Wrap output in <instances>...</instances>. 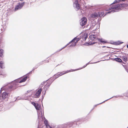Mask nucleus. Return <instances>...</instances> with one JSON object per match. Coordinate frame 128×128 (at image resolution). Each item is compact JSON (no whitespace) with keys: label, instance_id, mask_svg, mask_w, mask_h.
<instances>
[{"label":"nucleus","instance_id":"f257e3e1","mask_svg":"<svg viewBox=\"0 0 128 128\" xmlns=\"http://www.w3.org/2000/svg\"><path fill=\"white\" fill-rule=\"evenodd\" d=\"M32 104L35 107L36 109L37 110L38 114V118L41 117L42 120L44 118V114H42V110L40 105H39L38 104L35 103L34 102H32Z\"/></svg>","mask_w":128,"mask_h":128},{"label":"nucleus","instance_id":"f03ea898","mask_svg":"<svg viewBox=\"0 0 128 128\" xmlns=\"http://www.w3.org/2000/svg\"><path fill=\"white\" fill-rule=\"evenodd\" d=\"M27 79V76H26L24 78L22 79V78L19 79L14 80V81L11 83L12 85L10 86V88H13V89H15L16 87H15L16 85L18 84V83H21L25 82Z\"/></svg>","mask_w":128,"mask_h":128},{"label":"nucleus","instance_id":"7ed1b4c3","mask_svg":"<svg viewBox=\"0 0 128 128\" xmlns=\"http://www.w3.org/2000/svg\"><path fill=\"white\" fill-rule=\"evenodd\" d=\"M84 1L83 0H79L78 1V0H75L74 2L73 6L77 9V10L80 8V5H81V3L84 6Z\"/></svg>","mask_w":128,"mask_h":128},{"label":"nucleus","instance_id":"20e7f679","mask_svg":"<svg viewBox=\"0 0 128 128\" xmlns=\"http://www.w3.org/2000/svg\"><path fill=\"white\" fill-rule=\"evenodd\" d=\"M89 64V63H87L85 66H84L81 68H80V69L79 68V69H78L75 70H67V71H66L65 72H60V73H58V74H55L54 75V76L55 77H56V78H57L58 77H59L60 76H61L62 75H63L64 74H66V73H68L69 72H71L74 71H75L76 70H78L81 69H82V68H84L85 67H86L87 65L88 64Z\"/></svg>","mask_w":128,"mask_h":128},{"label":"nucleus","instance_id":"39448f33","mask_svg":"<svg viewBox=\"0 0 128 128\" xmlns=\"http://www.w3.org/2000/svg\"><path fill=\"white\" fill-rule=\"evenodd\" d=\"M126 4H114V5L110 6V7L108 8L109 10H115L118 8H120V7H125L126 6Z\"/></svg>","mask_w":128,"mask_h":128},{"label":"nucleus","instance_id":"423d86ee","mask_svg":"<svg viewBox=\"0 0 128 128\" xmlns=\"http://www.w3.org/2000/svg\"><path fill=\"white\" fill-rule=\"evenodd\" d=\"M25 3V2H18L17 4L15 6L14 9V12L21 9L24 5Z\"/></svg>","mask_w":128,"mask_h":128},{"label":"nucleus","instance_id":"0eeeda50","mask_svg":"<svg viewBox=\"0 0 128 128\" xmlns=\"http://www.w3.org/2000/svg\"><path fill=\"white\" fill-rule=\"evenodd\" d=\"M104 14V11H102V12H99V14L98 15V20L97 22V23L98 24V25H99L98 28H100V21L102 20V18H103V16Z\"/></svg>","mask_w":128,"mask_h":128},{"label":"nucleus","instance_id":"6e6552de","mask_svg":"<svg viewBox=\"0 0 128 128\" xmlns=\"http://www.w3.org/2000/svg\"><path fill=\"white\" fill-rule=\"evenodd\" d=\"M78 41V40H71V41L68 44L64 47L63 48L61 49L58 51L59 52L61 50H62V49L66 47L67 45L69 44H70V47H73L75 46L76 45V42H77Z\"/></svg>","mask_w":128,"mask_h":128},{"label":"nucleus","instance_id":"1a4fd4ad","mask_svg":"<svg viewBox=\"0 0 128 128\" xmlns=\"http://www.w3.org/2000/svg\"><path fill=\"white\" fill-rule=\"evenodd\" d=\"M121 10V8H118L115 10H112L110 11H108V12H106L105 14L103 16V18L105 16H106L107 14H111L114 12H119Z\"/></svg>","mask_w":128,"mask_h":128},{"label":"nucleus","instance_id":"9d476101","mask_svg":"<svg viewBox=\"0 0 128 128\" xmlns=\"http://www.w3.org/2000/svg\"><path fill=\"white\" fill-rule=\"evenodd\" d=\"M102 11H100L97 12H94V13L91 14L90 16L92 18L96 19L98 17L99 12H102Z\"/></svg>","mask_w":128,"mask_h":128},{"label":"nucleus","instance_id":"9b49d317","mask_svg":"<svg viewBox=\"0 0 128 128\" xmlns=\"http://www.w3.org/2000/svg\"><path fill=\"white\" fill-rule=\"evenodd\" d=\"M86 18L85 17H82L80 20V24L82 26L86 24Z\"/></svg>","mask_w":128,"mask_h":128},{"label":"nucleus","instance_id":"f8f14e48","mask_svg":"<svg viewBox=\"0 0 128 128\" xmlns=\"http://www.w3.org/2000/svg\"><path fill=\"white\" fill-rule=\"evenodd\" d=\"M80 34V35L79 36V38H80V40L82 39V40H86L88 35V33L85 32L81 34Z\"/></svg>","mask_w":128,"mask_h":128},{"label":"nucleus","instance_id":"ddd939ff","mask_svg":"<svg viewBox=\"0 0 128 128\" xmlns=\"http://www.w3.org/2000/svg\"><path fill=\"white\" fill-rule=\"evenodd\" d=\"M42 91L41 88L37 89L36 91L35 95L34 97L35 98H38L40 96Z\"/></svg>","mask_w":128,"mask_h":128},{"label":"nucleus","instance_id":"4468645a","mask_svg":"<svg viewBox=\"0 0 128 128\" xmlns=\"http://www.w3.org/2000/svg\"><path fill=\"white\" fill-rule=\"evenodd\" d=\"M8 94L6 92H3L2 96L0 97L1 100H3L4 99L8 97Z\"/></svg>","mask_w":128,"mask_h":128},{"label":"nucleus","instance_id":"2eb2a0df","mask_svg":"<svg viewBox=\"0 0 128 128\" xmlns=\"http://www.w3.org/2000/svg\"><path fill=\"white\" fill-rule=\"evenodd\" d=\"M96 42H94L90 41V40H88V42H86L84 44H82L84 46H89L94 44Z\"/></svg>","mask_w":128,"mask_h":128},{"label":"nucleus","instance_id":"dca6fc26","mask_svg":"<svg viewBox=\"0 0 128 128\" xmlns=\"http://www.w3.org/2000/svg\"><path fill=\"white\" fill-rule=\"evenodd\" d=\"M110 43L111 44H114L115 45H118L119 44H122V43H123V42H120L119 41H118L116 42H113L112 40H110Z\"/></svg>","mask_w":128,"mask_h":128},{"label":"nucleus","instance_id":"f3484780","mask_svg":"<svg viewBox=\"0 0 128 128\" xmlns=\"http://www.w3.org/2000/svg\"><path fill=\"white\" fill-rule=\"evenodd\" d=\"M107 6H105V5H99L98 6V8H102V9L104 10L107 7Z\"/></svg>","mask_w":128,"mask_h":128},{"label":"nucleus","instance_id":"a211bd4d","mask_svg":"<svg viewBox=\"0 0 128 128\" xmlns=\"http://www.w3.org/2000/svg\"><path fill=\"white\" fill-rule=\"evenodd\" d=\"M74 122H72L66 123V126H68L70 127L71 126Z\"/></svg>","mask_w":128,"mask_h":128},{"label":"nucleus","instance_id":"6ab92c4d","mask_svg":"<svg viewBox=\"0 0 128 128\" xmlns=\"http://www.w3.org/2000/svg\"><path fill=\"white\" fill-rule=\"evenodd\" d=\"M121 58L124 62H126L127 61V58L126 56H122Z\"/></svg>","mask_w":128,"mask_h":128},{"label":"nucleus","instance_id":"aec40b11","mask_svg":"<svg viewBox=\"0 0 128 128\" xmlns=\"http://www.w3.org/2000/svg\"><path fill=\"white\" fill-rule=\"evenodd\" d=\"M80 38H79V37H78V36L72 39V40H80Z\"/></svg>","mask_w":128,"mask_h":128},{"label":"nucleus","instance_id":"412c9836","mask_svg":"<svg viewBox=\"0 0 128 128\" xmlns=\"http://www.w3.org/2000/svg\"><path fill=\"white\" fill-rule=\"evenodd\" d=\"M4 64V62L2 61H0V67L2 68H3V65Z\"/></svg>","mask_w":128,"mask_h":128},{"label":"nucleus","instance_id":"4be33fe9","mask_svg":"<svg viewBox=\"0 0 128 128\" xmlns=\"http://www.w3.org/2000/svg\"><path fill=\"white\" fill-rule=\"evenodd\" d=\"M94 36H93V34H91L89 36V38L90 39V40H94V39L93 38V37H94Z\"/></svg>","mask_w":128,"mask_h":128},{"label":"nucleus","instance_id":"5701e85b","mask_svg":"<svg viewBox=\"0 0 128 128\" xmlns=\"http://www.w3.org/2000/svg\"><path fill=\"white\" fill-rule=\"evenodd\" d=\"M118 2V0H115L111 4H110V6L114 5L113 4H114L115 3H116V2Z\"/></svg>","mask_w":128,"mask_h":128},{"label":"nucleus","instance_id":"b1692460","mask_svg":"<svg viewBox=\"0 0 128 128\" xmlns=\"http://www.w3.org/2000/svg\"><path fill=\"white\" fill-rule=\"evenodd\" d=\"M3 52V50H0V56H2Z\"/></svg>","mask_w":128,"mask_h":128},{"label":"nucleus","instance_id":"393cba45","mask_svg":"<svg viewBox=\"0 0 128 128\" xmlns=\"http://www.w3.org/2000/svg\"><path fill=\"white\" fill-rule=\"evenodd\" d=\"M116 60L117 61L119 62H121L122 61V60L121 59L119 58H116Z\"/></svg>","mask_w":128,"mask_h":128},{"label":"nucleus","instance_id":"a878e982","mask_svg":"<svg viewBox=\"0 0 128 128\" xmlns=\"http://www.w3.org/2000/svg\"><path fill=\"white\" fill-rule=\"evenodd\" d=\"M44 123L47 127H48V126H48V121L46 119L44 121Z\"/></svg>","mask_w":128,"mask_h":128},{"label":"nucleus","instance_id":"bb28decb","mask_svg":"<svg viewBox=\"0 0 128 128\" xmlns=\"http://www.w3.org/2000/svg\"><path fill=\"white\" fill-rule=\"evenodd\" d=\"M50 84H47L46 85L44 86V88H46V89H47V88H48L49 86H50Z\"/></svg>","mask_w":128,"mask_h":128},{"label":"nucleus","instance_id":"cd10ccee","mask_svg":"<svg viewBox=\"0 0 128 128\" xmlns=\"http://www.w3.org/2000/svg\"><path fill=\"white\" fill-rule=\"evenodd\" d=\"M100 42L103 43H106L107 42L106 40H100Z\"/></svg>","mask_w":128,"mask_h":128},{"label":"nucleus","instance_id":"c85d7f7f","mask_svg":"<svg viewBox=\"0 0 128 128\" xmlns=\"http://www.w3.org/2000/svg\"><path fill=\"white\" fill-rule=\"evenodd\" d=\"M93 36H94V37H93V38L94 39V40H95V39H96L97 36H96L95 35L93 34Z\"/></svg>","mask_w":128,"mask_h":128},{"label":"nucleus","instance_id":"c756f323","mask_svg":"<svg viewBox=\"0 0 128 128\" xmlns=\"http://www.w3.org/2000/svg\"><path fill=\"white\" fill-rule=\"evenodd\" d=\"M5 87H3V88H2L1 89V90H0V92L1 93V92H2V91L4 89H5Z\"/></svg>","mask_w":128,"mask_h":128},{"label":"nucleus","instance_id":"7c9ffc66","mask_svg":"<svg viewBox=\"0 0 128 128\" xmlns=\"http://www.w3.org/2000/svg\"><path fill=\"white\" fill-rule=\"evenodd\" d=\"M98 40H103L102 38H98Z\"/></svg>","mask_w":128,"mask_h":128},{"label":"nucleus","instance_id":"2f4dec72","mask_svg":"<svg viewBox=\"0 0 128 128\" xmlns=\"http://www.w3.org/2000/svg\"><path fill=\"white\" fill-rule=\"evenodd\" d=\"M86 3L84 2V6L85 8H87V7L85 6V5H86Z\"/></svg>","mask_w":128,"mask_h":128},{"label":"nucleus","instance_id":"473e14b6","mask_svg":"<svg viewBox=\"0 0 128 128\" xmlns=\"http://www.w3.org/2000/svg\"><path fill=\"white\" fill-rule=\"evenodd\" d=\"M105 11H109V10H108V9H105Z\"/></svg>","mask_w":128,"mask_h":128},{"label":"nucleus","instance_id":"72a5a7b5","mask_svg":"<svg viewBox=\"0 0 128 128\" xmlns=\"http://www.w3.org/2000/svg\"><path fill=\"white\" fill-rule=\"evenodd\" d=\"M95 24H94V26H91V27H92V28H94V26H95Z\"/></svg>","mask_w":128,"mask_h":128},{"label":"nucleus","instance_id":"f704fd0d","mask_svg":"<svg viewBox=\"0 0 128 128\" xmlns=\"http://www.w3.org/2000/svg\"><path fill=\"white\" fill-rule=\"evenodd\" d=\"M112 97H112L111 98H110V99H108V100H105V101H106V100H109V99H110V98H112Z\"/></svg>","mask_w":128,"mask_h":128},{"label":"nucleus","instance_id":"c9c22d12","mask_svg":"<svg viewBox=\"0 0 128 128\" xmlns=\"http://www.w3.org/2000/svg\"><path fill=\"white\" fill-rule=\"evenodd\" d=\"M127 47L128 48V44L127 45Z\"/></svg>","mask_w":128,"mask_h":128},{"label":"nucleus","instance_id":"e433bc0d","mask_svg":"<svg viewBox=\"0 0 128 128\" xmlns=\"http://www.w3.org/2000/svg\"><path fill=\"white\" fill-rule=\"evenodd\" d=\"M126 96H128V95H126Z\"/></svg>","mask_w":128,"mask_h":128},{"label":"nucleus","instance_id":"4c0bfd02","mask_svg":"<svg viewBox=\"0 0 128 128\" xmlns=\"http://www.w3.org/2000/svg\"><path fill=\"white\" fill-rule=\"evenodd\" d=\"M96 30V29H95V30Z\"/></svg>","mask_w":128,"mask_h":128},{"label":"nucleus","instance_id":"58836bf2","mask_svg":"<svg viewBox=\"0 0 128 128\" xmlns=\"http://www.w3.org/2000/svg\"><path fill=\"white\" fill-rule=\"evenodd\" d=\"M45 119V118H44V120Z\"/></svg>","mask_w":128,"mask_h":128},{"label":"nucleus","instance_id":"ea45409f","mask_svg":"<svg viewBox=\"0 0 128 128\" xmlns=\"http://www.w3.org/2000/svg\"><path fill=\"white\" fill-rule=\"evenodd\" d=\"M0 40H1L0 39Z\"/></svg>","mask_w":128,"mask_h":128}]
</instances>
